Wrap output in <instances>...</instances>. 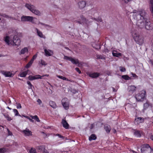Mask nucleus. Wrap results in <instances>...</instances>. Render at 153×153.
I'll use <instances>...</instances> for the list:
<instances>
[{
    "instance_id": "obj_33",
    "label": "nucleus",
    "mask_w": 153,
    "mask_h": 153,
    "mask_svg": "<svg viewBox=\"0 0 153 153\" xmlns=\"http://www.w3.org/2000/svg\"><path fill=\"white\" fill-rule=\"evenodd\" d=\"M29 153H37L35 148H32L29 151Z\"/></svg>"
},
{
    "instance_id": "obj_48",
    "label": "nucleus",
    "mask_w": 153,
    "mask_h": 153,
    "mask_svg": "<svg viewBox=\"0 0 153 153\" xmlns=\"http://www.w3.org/2000/svg\"><path fill=\"white\" fill-rule=\"evenodd\" d=\"M7 131L8 132V134L9 135H12V133L10 131V130L8 129V128H7Z\"/></svg>"
},
{
    "instance_id": "obj_15",
    "label": "nucleus",
    "mask_w": 153,
    "mask_h": 153,
    "mask_svg": "<svg viewBox=\"0 0 153 153\" xmlns=\"http://www.w3.org/2000/svg\"><path fill=\"white\" fill-rule=\"evenodd\" d=\"M144 119L142 117H137L135 120L134 123L136 124H139L144 122Z\"/></svg>"
},
{
    "instance_id": "obj_8",
    "label": "nucleus",
    "mask_w": 153,
    "mask_h": 153,
    "mask_svg": "<svg viewBox=\"0 0 153 153\" xmlns=\"http://www.w3.org/2000/svg\"><path fill=\"white\" fill-rule=\"evenodd\" d=\"M0 73L6 77H13L14 75L13 71H1Z\"/></svg>"
},
{
    "instance_id": "obj_50",
    "label": "nucleus",
    "mask_w": 153,
    "mask_h": 153,
    "mask_svg": "<svg viewBox=\"0 0 153 153\" xmlns=\"http://www.w3.org/2000/svg\"><path fill=\"white\" fill-rule=\"evenodd\" d=\"M56 135L58 136L59 138H62L63 139L64 138V137L63 136L59 134H56Z\"/></svg>"
},
{
    "instance_id": "obj_31",
    "label": "nucleus",
    "mask_w": 153,
    "mask_h": 153,
    "mask_svg": "<svg viewBox=\"0 0 153 153\" xmlns=\"http://www.w3.org/2000/svg\"><path fill=\"white\" fill-rule=\"evenodd\" d=\"M122 77L126 80H128L131 79V78L127 75H123L122 76Z\"/></svg>"
},
{
    "instance_id": "obj_52",
    "label": "nucleus",
    "mask_w": 153,
    "mask_h": 153,
    "mask_svg": "<svg viewBox=\"0 0 153 153\" xmlns=\"http://www.w3.org/2000/svg\"><path fill=\"white\" fill-rule=\"evenodd\" d=\"M29 120L32 122H33L34 121L33 120H32V119H31V118H30L29 117V119H28Z\"/></svg>"
},
{
    "instance_id": "obj_37",
    "label": "nucleus",
    "mask_w": 153,
    "mask_h": 153,
    "mask_svg": "<svg viewBox=\"0 0 153 153\" xmlns=\"http://www.w3.org/2000/svg\"><path fill=\"white\" fill-rule=\"evenodd\" d=\"M33 62L32 61L30 60V62H29L25 66V68H29L31 66Z\"/></svg>"
},
{
    "instance_id": "obj_36",
    "label": "nucleus",
    "mask_w": 153,
    "mask_h": 153,
    "mask_svg": "<svg viewBox=\"0 0 153 153\" xmlns=\"http://www.w3.org/2000/svg\"><path fill=\"white\" fill-rule=\"evenodd\" d=\"M57 76L59 78L62 79L63 80L68 81V79H67L66 77L63 76H62L57 75Z\"/></svg>"
},
{
    "instance_id": "obj_34",
    "label": "nucleus",
    "mask_w": 153,
    "mask_h": 153,
    "mask_svg": "<svg viewBox=\"0 0 153 153\" xmlns=\"http://www.w3.org/2000/svg\"><path fill=\"white\" fill-rule=\"evenodd\" d=\"M150 6L151 11L152 13H153V0H150Z\"/></svg>"
},
{
    "instance_id": "obj_30",
    "label": "nucleus",
    "mask_w": 153,
    "mask_h": 153,
    "mask_svg": "<svg viewBox=\"0 0 153 153\" xmlns=\"http://www.w3.org/2000/svg\"><path fill=\"white\" fill-rule=\"evenodd\" d=\"M30 117L32 119L35 120L37 122H39L40 121V120L37 115H35L34 116L30 115Z\"/></svg>"
},
{
    "instance_id": "obj_43",
    "label": "nucleus",
    "mask_w": 153,
    "mask_h": 153,
    "mask_svg": "<svg viewBox=\"0 0 153 153\" xmlns=\"http://www.w3.org/2000/svg\"><path fill=\"white\" fill-rule=\"evenodd\" d=\"M6 151L5 149L4 148L0 149V153H4Z\"/></svg>"
},
{
    "instance_id": "obj_40",
    "label": "nucleus",
    "mask_w": 153,
    "mask_h": 153,
    "mask_svg": "<svg viewBox=\"0 0 153 153\" xmlns=\"http://www.w3.org/2000/svg\"><path fill=\"white\" fill-rule=\"evenodd\" d=\"M149 105L148 103H145L144 104V108L145 109H146L148 108L149 107Z\"/></svg>"
},
{
    "instance_id": "obj_3",
    "label": "nucleus",
    "mask_w": 153,
    "mask_h": 153,
    "mask_svg": "<svg viewBox=\"0 0 153 153\" xmlns=\"http://www.w3.org/2000/svg\"><path fill=\"white\" fill-rule=\"evenodd\" d=\"M132 37L136 43L142 45L144 42V39L143 37L139 34L138 32L136 31H134L132 33Z\"/></svg>"
},
{
    "instance_id": "obj_7",
    "label": "nucleus",
    "mask_w": 153,
    "mask_h": 153,
    "mask_svg": "<svg viewBox=\"0 0 153 153\" xmlns=\"http://www.w3.org/2000/svg\"><path fill=\"white\" fill-rule=\"evenodd\" d=\"M146 96V92L144 90L141 91L140 92L137 94L135 97L136 99L138 101H143Z\"/></svg>"
},
{
    "instance_id": "obj_63",
    "label": "nucleus",
    "mask_w": 153,
    "mask_h": 153,
    "mask_svg": "<svg viewBox=\"0 0 153 153\" xmlns=\"http://www.w3.org/2000/svg\"><path fill=\"white\" fill-rule=\"evenodd\" d=\"M66 49H68V48H66Z\"/></svg>"
},
{
    "instance_id": "obj_6",
    "label": "nucleus",
    "mask_w": 153,
    "mask_h": 153,
    "mask_svg": "<svg viewBox=\"0 0 153 153\" xmlns=\"http://www.w3.org/2000/svg\"><path fill=\"white\" fill-rule=\"evenodd\" d=\"M36 19L32 16H23L21 17V22H30L33 24L35 23L34 19Z\"/></svg>"
},
{
    "instance_id": "obj_38",
    "label": "nucleus",
    "mask_w": 153,
    "mask_h": 153,
    "mask_svg": "<svg viewBox=\"0 0 153 153\" xmlns=\"http://www.w3.org/2000/svg\"><path fill=\"white\" fill-rule=\"evenodd\" d=\"M2 16L4 17L8 18H10V19H11L13 20H17V19H15L14 18L11 17H9L8 15H6V14H3L2 15Z\"/></svg>"
},
{
    "instance_id": "obj_10",
    "label": "nucleus",
    "mask_w": 153,
    "mask_h": 153,
    "mask_svg": "<svg viewBox=\"0 0 153 153\" xmlns=\"http://www.w3.org/2000/svg\"><path fill=\"white\" fill-rule=\"evenodd\" d=\"M64 59L65 60L70 61L73 64H77L79 62L78 59L72 58L71 57L65 56Z\"/></svg>"
},
{
    "instance_id": "obj_60",
    "label": "nucleus",
    "mask_w": 153,
    "mask_h": 153,
    "mask_svg": "<svg viewBox=\"0 0 153 153\" xmlns=\"http://www.w3.org/2000/svg\"><path fill=\"white\" fill-rule=\"evenodd\" d=\"M7 108L10 110H11V108H9V107H7Z\"/></svg>"
},
{
    "instance_id": "obj_23",
    "label": "nucleus",
    "mask_w": 153,
    "mask_h": 153,
    "mask_svg": "<svg viewBox=\"0 0 153 153\" xmlns=\"http://www.w3.org/2000/svg\"><path fill=\"white\" fill-rule=\"evenodd\" d=\"M28 51V49L27 47H25L21 50L20 52V54H24Z\"/></svg>"
},
{
    "instance_id": "obj_49",
    "label": "nucleus",
    "mask_w": 153,
    "mask_h": 153,
    "mask_svg": "<svg viewBox=\"0 0 153 153\" xmlns=\"http://www.w3.org/2000/svg\"><path fill=\"white\" fill-rule=\"evenodd\" d=\"M45 27H46L47 29H50L51 28V26L47 25H45Z\"/></svg>"
},
{
    "instance_id": "obj_45",
    "label": "nucleus",
    "mask_w": 153,
    "mask_h": 153,
    "mask_svg": "<svg viewBox=\"0 0 153 153\" xmlns=\"http://www.w3.org/2000/svg\"><path fill=\"white\" fill-rule=\"evenodd\" d=\"M37 102L38 103L39 105H41L42 103V101L39 99L37 100Z\"/></svg>"
},
{
    "instance_id": "obj_12",
    "label": "nucleus",
    "mask_w": 153,
    "mask_h": 153,
    "mask_svg": "<svg viewBox=\"0 0 153 153\" xmlns=\"http://www.w3.org/2000/svg\"><path fill=\"white\" fill-rule=\"evenodd\" d=\"M22 132L25 136H29L32 135V132L27 128L22 131Z\"/></svg>"
},
{
    "instance_id": "obj_24",
    "label": "nucleus",
    "mask_w": 153,
    "mask_h": 153,
    "mask_svg": "<svg viewBox=\"0 0 153 153\" xmlns=\"http://www.w3.org/2000/svg\"><path fill=\"white\" fill-rule=\"evenodd\" d=\"M104 128L106 131L107 133H109L111 130L110 126L108 125H105L104 126Z\"/></svg>"
},
{
    "instance_id": "obj_62",
    "label": "nucleus",
    "mask_w": 153,
    "mask_h": 153,
    "mask_svg": "<svg viewBox=\"0 0 153 153\" xmlns=\"http://www.w3.org/2000/svg\"><path fill=\"white\" fill-rule=\"evenodd\" d=\"M1 20V18H0V20Z\"/></svg>"
},
{
    "instance_id": "obj_55",
    "label": "nucleus",
    "mask_w": 153,
    "mask_h": 153,
    "mask_svg": "<svg viewBox=\"0 0 153 153\" xmlns=\"http://www.w3.org/2000/svg\"><path fill=\"white\" fill-rule=\"evenodd\" d=\"M112 130V131H113L114 133H116V130L115 129H113Z\"/></svg>"
},
{
    "instance_id": "obj_28",
    "label": "nucleus",
    "mask_w": 153,
    "mask_h": 153,
    "mask_svg": "<svg viewBox=\"0 0 153 153\" xmlns=\"http://www.w3.org/2000/svg\"><path fill=\"white\" fill-rule=\"evenodd\" d=\"M39 64H41L42 65L45 66L47 65V63L43 59H41L39 61Z\"/></svg>"
},
{
    "instance_id": "obj_16",
    "label": "nucleus",
    "mask_w": 153,
    "mask_h": 153,
    "mask_svg": "<svg viewBox=\"0 0 153 153\" xmlns=\"http://www.w3.org/2000/svg\"><path fill=\"white\" fill-rule=\"evenodd\" d=\"M136 87L134 85L129 86L128 87V90L129 92L132 94L136 90Z\"/></svg>"
},
{
    "instance_id": "obj_56",
    "label": "nucleus",
    "mask_w": 153,
    "mask_h": 153,
    "mask_svg": "<svg viewBox=\"0 0 153 153\" xmlns=\"http://www.w3.org/2000/svg\"><path fill=\"white\" fill-rule=\"evenodd\" d=\"M94 124H92L91 125V129L92 128L94 127Z\"/></svg>"
},
{
    "instance_id": "obj_26",
    "label": "nucleus",
    "mask_w": 153,
    "mask_h": 153,
    "mask_svg": "<svg viewBox=\"0 0 153 153\" xmlns=\"http://www.w3.org/2000/svg\"><path fill=\"white\" fill-rule=\"evenodd\" d=\"M79 22L80 24H82V23H87L86 19L83 17H81V20H80V21Z\"/></svg>"
},
{
    "instance_id": "obj_51",
    "label": "nucleus",
    "mask_w": 153,
    "mask_h": 153,
    "mask_svg": "<svg viewBox=\"0 0 153 153\" xmlns=\"http://www.w3.org/2000/svg\"><path fill=\"white\" fill-rule=\"evenodd\" d=\"M38 25H39V24H41V25H42L44 26H45V24H44V23H42L40 22H39V23H38Z\"/></svg>"
},
{
    "instance_id": "obj_29",
    "label": "nucleus",
    "mask_w": 153,
    "mask_h": 153,
    "mask_svg": "<svg viewBox=\"0 0 153 153\" xmlns=\"http://www.w3.org/2000/svg\"><path fill=\"white\" fill-rule=\"evenodd\" d=\"M134 135L137 137H140L141 136V134L139 131L136 130L134 133Z\"/></svg>"
},
{
    "instance_id": "obj_22",
    "label": "nucleus",
    "mask_w": 153,
    "mask_h": 153,
    "mask_svg": "<svg viewBox=\"0 0 153 153\" xmlns=\"http://www.w3.org/2000/svg\"><path fill=\"white\" fill-rule=\"evenodd\" d=\"M100 74L99 73H94L90 74L89 76L90 77H91L93 78H96L98 77L99 76Z\"/></svg>"
},
{
    "instance_id": "obj_9",
    "label": "nucleus",
    "mask_w": 153,
    "mask_h": 153,
    "mask_svg": "<svg viewBox=\"0 0 153 153\" xmlns=\"http://www.w3.org/2000/svg\"><path fill=\"white\" fill-rule=\"evenodd\" d=\"M62 104L65 109H68L69 108V103L68 99L65 98L62 99Z\"/></svg>"
},
{
    "instance_id": "obj_41",
    "label": "nucleus",
    "mask_w": 153,
    "mask_h": 153,
    "mask_svg": "<svg viewBox=\"0 0 153 153\" xmlns=\"http://www.w3.org/2000/svg\"><path fill=\"white\" fill-rule=\"evenodd\" d=\"M131 74L132 75V76L134 78V79H137L138 76L135 74L133 73H131Z\"/></svg>"
},
{
    "instance_id": "obj_14",
    "label": "nucleus",
    "mask_w": 153,
    "mask_h": 153,
    "mask_svg": "<svg viewBox=\"0 0 153 153\" xmlns=\"http://www.w3.org/2000/svg\"><path fill=\"white\" fill-rule=\"evenodd\" d=\"M45 55L47 56H49L53 54V52L52 51L49 49H44Z\"/></svg>"
},
{
    "instance_id": "obj_25",
    "label": "nucleus",
    "mask_w": 153,
    "mask_h": 153,
    "mask_svg": "<svg viewBox=\"0 0 153 153\" xmlns=\"http://www.w3.org/2000/svg\"><path fill=\"white\" fill-rule=\"evenodd\" d=\"M49 103L50 106L53 108H56V105L54 102L52 101H50Z\"/></svg>"
},
{
    "instance_id": "obj_18",
    "label": "nucleus",
    "mask_w": 153,
    "mask_h": 153,
    "mask_svg": "<svg viewBox=\"0 0 153 153\" xmlns=\"http://www.w3.org/2000/svg\"><path fill=\"white\" fill-rule=\"evenodd\" d=\"M36 32L38 35L41 38H43L44 39L45 38V36L42 33V32L39 30L38 29L36 28Z\"/></svg>"
},
{
    "instance_id": "obj_32",
    "label": "nucleus",
    "mask_w": 153,
    "mask_h": 153,
    "mask_svg": "<svg viewBox=\"0 0 153 153\" xmlns=\"http://www.w3.org/2000/svg\"><path fill=\"white\" fill-rule=\"evenodd\" d=\"M96 139V136L94 134H92L89 137V140L90 141L92 140H95Z\"/></svg>"
},
{
    "instance_id": "obj_61",
    "label": "nucleus",
    "mask_w": 153,
    "mask_h": 153,
    "mask_svg": "<svg viewBox=\"0 0 153 153\" xmlns=\"http://www.w3.org/2000/svg\"><path fill=\"white\" fill-rule=\"evenodd\" d=\"M132 151L133 152V153H136V152L135 151Z\"/></svg>"
},
{
    "instance_id": "obj_5",
    "label": "nucleus",
    "mask_w": 153,
    "mask_h": 153,
    "mask_svg": "<svg viewBox=\"0 0 153 153\" xmlns=\"http://www.w3.org/2000/svg\"><path fill=\"white\" fill-rule=\"evenodd\" d=\"M141 150L142 153H153V150L148 144L143 145Z\"/></svg>"
},
{
    "instance_id": "obj_47",
    "label": "nucleus",
    "mask_w": 153,
    "mask_h": 153,
    "mask_svg": "<svg viewBox=\"0 0 153 153\" xmlns=\"http://www.w3.org/2000/svg\"><path fill=\"white\" fill-rule=\"evenodd\" d=\"M75 70L78 72V73L79 74L81 73V71L79 70V69L77 68H75Z\"/></svg>"
},
{
    "instance_id": "obj_39",
    "label": "nucleus",
    "mask_w": 153,
    "mask_h": 153,
    "mask_svg": "<svg viewBox=\"0 0 153 153\" xmlns=\"http://www.w3.org/2000/svg\"><path fill=\"white\" fill-rule=\"evenodd\" d=\"M120 71L122 72H125L126 71L125 68L123 67L120 66L119 67Z\"/></svg>"
},
{
    "instance_id": "obj_27",
    "label": "nucleus",
    "mask_w": 153,
    "mask_h": 153,
    "mask_svg": "<svg viewBox=\"0 0 153 153\" xmlns=\"http://www.w3.org/2000/svg\"><path fill=\"white\" fill-rule=\"evenodd\" d=\"M28 70L27 71H26L22 72L20 74V77H25L27 74V72Z\"/></svg>"
},
{
    "instance_id": "obj_57",
    "label": "nucleus",
    "mask_w": 153,
    "mask_h": 153,
    "mask_svg": "<svg viewBox=\"0 0 153 153\" xmlns=\"http://www.w3.org/2000/svg\"><path fill=\"white\" fill-rule=\"evenodd\" d=\"M72 92L73 93H76L77 92V91L76 90H75V91H74V90H72Z\"/></svg>"
},
{
    "instance_id": "obj_13",
    "label": "nucleus",
    "mask_w": 153,
    "mask_h": 153,
    "mask_svg": "<svg viewBox=\"0 0 153 153\" xmlns=\"http://www.w3.org/2000/svg\"><path fill=\"white\" fill-rule=\"evenodd\" d=\"M41 79H42V76L39 75H36L35 76L30 75L28 76V79L30 80Z\"/></svg>"
},
{
    "instance_id": "obj_35",
    "label": "nucleus",
    "mask_w": 153,
    "mask_h": 153,
    "mask_svg": "<svg viewBox=\"0 0 153 153\" xmlns=\"http://www.w3.org/2000/svg\"><path fill=\"white\" fill-rule=\"evenodd\" d=\"M13 111L14 113H15V116H21V115L19 114L18 111L17 109H13Z\"/></svg>"
},
{
    "instance_id": "obj_53",
    "label": "nucleus",
    "mask_w": 153,
    "mask_h": 153,
    "mask_svg": "<svg viewBox=\"0 0 153 153\" xmlns=\"http://www.w3.org/2000/svg\"><path fill=\"white\" fill-rule=\"evenodd\" d=\"M48 76H49L48 75L46 74V75H42V76H42V77L45 76H46L48 77Z\"/></svg>"
},
{
    "instance_id": "obj_54",
    "label": "nucleus",
    "mask_w": 153,
    "mask_h": 153,
    "mask_svg": "<svg viewBox=\"0 0 153 153\" xmlns=\"http://www.w3.org/2000/svg\"><path fill=\"white\" fill-rule=\"evenodd\" d=\"M22 116H23V117H25L26 118L28 119H29V117L27 116H25V115H22Z\"/></svg>"
},
{
    "instance_id": "obj_11",
    "label": "nucleus",
    "mask_w": 153,
    "mask_h": 153,
    "mask_svg": "<svg viewBox=\"0 0 153 153\" xmlns=\"http://www.w3.org/2000/svg\"><path fill=\"white\" fill-rule=\"evenodd\" d=\"M86 3L85 1H81L78 2L77 6L79 9H82L86 6Z\"/></svg>"
},
{
    "instance_id": "obj_20",
    "label": "nucleus",
    "mask_w": 153,
    "mask_h": 153,
    "mask_svg": "<svg viewBox=\"0 0 153 153\" xmlns=\"http://www.w3.org/2000/svg\"><path fill=\"white\" fill-rule=\"evenodd\" d=\"M38 149L41 151H43V153H49L47 150L45 149L44 146H40L38 147Z\"/></svg>"
},
{
    "instance_id": "obj_44",
    "label": "nucleus",
    "mask_w": 153,
    "mask_h": 153,
    "mask_svg": "<svg viewBox=\"0 0 153 153\" xmlns=\"http://www.w3.org/2000/svg\"><path fill=\"white\" fill-rule=\"evenodd\" d=\"M37 54H36L33 56L32 58L31 59V60L33 62L34 60L36 59L37 57Z\"/></svg>"
},
{
    "instance_id": "obj_4",
    "label": "nucleus",
    "mask_w": 153,
    "mask_h": 153,
    "mask_svg": "<svg viewBox=\"0 0 153 153\" xmlns=\"http://www.w3.org/2000/svg\"><path fill=\"white\" fill-rule=\"evenodd\" d=\"M25 7L35 14L38 16L41 15V12L39 10L36 9V7L34 5L30 3H26L25 5Z\"/></svg>"
},
{
    "instance_id": "obj_19",
    "label": "nucleus",
    "mask_w": 153,
    "mask_h": 153,
    "mask_svg": "<svg viewBox=\"0 0 153 153\" xmlns=\"http://www.w3.org/2000/svg\"><path fill=\"white\" fill-rule=\"evenodd\" d=\"M112 54L113 56L117 57H119L121 56L122 54L120 53H118L116 51L114 50L112 52Z\"/></svg>"
},
{
    "instance_id": "obj_59",
    "label": "nucleus",
    "mask_w": 153,
    "mask_h": 153,
    "mask_svg": "<svg viewBox=\"0 0 153 153\" xmlns=\"http://www.w3.org/2000/svg\"><path fill=\"white\" fill-rule=\"evenodd\" d=\"M113 91H115V90L114 88H113Z\"/></svg>"
},
{
    "instance_id": "obj_64",
    "label": "nucleus",
    "mask_w": 153,
    "mask_h": 153,
    "mask_svg": "<svg viewBox=\"0 0 153 153\" xmlns=\"http://www.w3.org/2000/svg\"><path fill=\"white\" fill-rule=\"evenodd\" d=\"M1 15V14H0V15Z\"/></svg>"
},
{
    "instance_id": "obj_21",
    "label": "nucleus",
    "mask_w": 153,
    "mask_h": 153,
    "mask_svg": "<svg viewBox=\"0 0 153 153\" xmlns=\"http://www.w3.org/2000/svg\"><path fill=\"white\" fill-rule=\"evenodd\" d=\"M3 115L8 121H10L12 120V118L7 113H3Z\"/></svg>"
},
{
    "instance_id": "obj_17",
    "label": "nucleus",
    "mask_w": 153,
    "mask_h": 153,
    "mask_svg": "<svg viewBox=\"0 0 153 153\" xmlns=\"http://www.w3.org/2000/svg\"><path fill=\"white\" fill-rule=\"evenodd\" d=\"M62 123L63 127L65 129H67L69 128V124L65 120L62 119Z\"/></svg>"
},
{
    "instance_id": "obj_1",
    "label": "nucleus",
    "mask_w": 153,
    "mask_h": 153,
    "mask_svg": "<svg viewBox=\"0 0 153 153\" xmlns=\"http://www.w3.org/2000/svg\"><path fill=\"white\" fill-rule=\"evenodd\" d=\"M131 19L133 23L136 24L141 28H144L147 30L151 29L150 22L145 17L146 13L144 10H134Z\"/></svg>"
},
{
    "instance_id": "obj_42",
    "label": "nucleus",
    "mask_w": 153,
    "mask_h": 153,
    "mask_svg": "<svg viewBox=\"0 0 153 153\" xmlns=\"http://www.w3.org/2000/svg\"><path fill=\"white\" fill-rule=\"evenodd\" d=\"M27 83L28 85H29V89H31L32 87H33L32 85L31 84V83L29 81H27Z\"/></svg>"
},
{
    "instance_id": "obj_46",
    "label": "nucleus",
    "mask_w": 153,
    "mask_h": 153,
    "mask_svg": "<svg viewBox=\"0 0 153 153\" xmlns=\"http://www.w3.org/2000/svg\"><path fill=\"white\" fill-rule=\"evenodd\" d=\"M17 108H22V106L21 104L20 103L17 104Z\"/></svg>"
},
{
    "instance_id": "obj_58",
    "label": "nucleus",
    "mask_w": 153,
    "mask_h": 153,
    "mask_svg": "<svg viewBox=\"0 0 153 153\" xmlns=\"http://www.w3.org/2000/svg\"><path fill=\"white\" fill-rule=\"evenodd\" d=\"M150 138L152 140H153V135H152L151 137H150Z\"/></svg>"
},
{
    "instance_id": "obj_2",
    "label": "nucleus",
    "mask_w": 153,
    "mask_h": 153,
    "mask_svg": "<svg viewBox=\"0 0 153 153\" xmlns=\"http://www.w3.org/2000/svg\"><path fill=\"white\" fill-rule=\"evenodd\" d=\"M21 33H16L14 35L13 40L8 36H5L4 38V40L6 44L8 45H19L21 43V40L18 37V36H20Z\"/></svg>"
}]
</instances>
